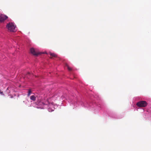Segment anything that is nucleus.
Returning <instances> with one entry per match:
<instances>
[{"label":"nucleus","mask_w":151,"mask_h":151,"mask_svg":"<svg viewBox=\"0 0 151 151\" xmlns=\"http://www.w3.org/2000/svg\"><path fill=\"white\" fill-rule=\"evenodd\" d=\"M6 27L10 32H14L16 31V26L14 23L11 22L8 24L6 25Z\"/></svg>","instance_id":"f257e3e1"},{"label":"nucleus","mask_w":151,"mask_h":151,"mask_svg":"<svg viewBox=\"0 0 151 151\" xmlns=\"http://www.w3.org/2000/svg\"><path fill=\"white\" fill-rule=\"evenodd\" d=\"M136 105L139 107H145L147 105V103L145 101H141L138 102Z\"/></svg>","instance_id":"f03ea898"},{"label":"nucleus","mask_w":151,"mask_h":151,"mask_svg":"<svg viewBox=\"0 0 151 151\" xmlns=\"http://www.w3.org/2000/svg\"><path fill=\"white\" fill-rule=\"evenodd\" d=\"M30 52L32 54L35 55H37L40 54L39 52H37L34 48H33L30 49Z\"/></svg>","instance_id":"7ed1b4c3"},{"label":"nucleus","mask_w":151,"mask_h":151,"mask_svg":"<svg viewBox=\"0 0 151 151\" xmlns=\"http://www.w3.org/2000/svg\"><path fill=\"white\" fill-rule=\"evenodd\" d=\"M8 18L7 16L3 14H0V22H2Z\"/></svg>","instance_id":"20e7f679"},{"label":"nucleus","mask_w":151,"mask_h":151,"mask_svg":"<svg viewBox=\"0 0 151 151\" xmlns=\"http://www.w3.org/2000/svg\"><path fill=\"white\" fill-rule=\"evenodd\" d=\"M49 54L51 56V57H50V58H52L53 57H55V58L57 57V55L54 53H52L51 52H49Z\"/></svg>","instance_id":"39448f33"},{"label":"nucleus","mask_w":151,"mask_h":151,"mask_svg":"<svg viewBox=\"0 0 151 151\" xmlns=\"http://www.w3.org/2000/svg\"><path fill=\"white\" fill-rule=\"evenodd\" d=\"M30 99L33 101H35L36 99V97L34 95H32L30 96Z\"/></svg>","instance_id":"423d86ee"},{"label":"nucleus","mask_w":151,"mask_h":151,"mask_svg":"<svg viewBox=\"0 0 151 151\" xmlns=\"http://www.w3.org/2000/svg\"><path fill=\"white\" fill-rule=\"evenodd\" d=\"M31 93H33L31 92V91L30 89H29L28 91V94H30Z\"/></svg>","instance_id":"0eeeda50"},{"label":"nucleus","mask_w":151,"mask_h":151,"mask_svg":"<svg viewBox=\"0 0 151 151\" xmlns=\"http://www.w3.org/2000/svg\"><path fill=\"white\" fill-rule=\"evenodd\" d=\"M68 69L69 71H71L72 70V68L68 66L67 65Z\"/></svg>","instance_id":"6e6552de"},{"label":"nucleus","mask_w":151,"mask_h":151,"mask_svg":"<svg viewBox=\"0 0 151 151\" xmlns=\"http://www.w3.org/2000/svg\"><path fill=\"white\" fill-rule=\"evenodd\" d=\"M3 93V92L1 91H0V93L1 94H2Z\"/></svg>","instance_id":"1a4fd4ad"},{"label":"nucleus","mask_w":151,"mask_h":151,"mask_svg":"<svg viewBox=\"0 0 151 151\" xmlns=\"http://www.w3.org/2000/svg\"><path fill=\"white\" fill-rule=\"evenodd\" d=\"M28 74L29 75V74H30V73H28Z\"/></svg>","instance_id":"9d476101"}]
</instances>
